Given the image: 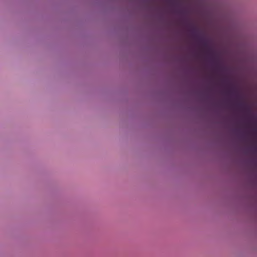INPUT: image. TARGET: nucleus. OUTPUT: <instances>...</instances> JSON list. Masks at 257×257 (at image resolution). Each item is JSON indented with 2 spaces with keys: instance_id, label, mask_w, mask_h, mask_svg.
I'll return each mask as SVG.
<instances>
[{
  "instance_id": "nucleus-1",
  "label": "nucleus",
  "mask_w": 257,
  "mask_h": 257,
  "mask_svg": "<svg viewBox=\"0 0 257 257\" xmlns=\"http://www.w3.org/2000/svg\"><path fill=\"white\" fill-rule=\"evenodd\" d=\"M239 106L241 107H243V106H244V105L243 104H241L239 105Z\"/></svg>"
}]
</instances>
